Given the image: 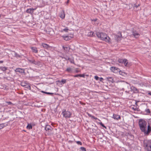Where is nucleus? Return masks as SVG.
I'll use <instances>...</instances> for the list:
<instances>
[{"instance_id":"nucleus-50","label":"nucleus","mask_w":151,"mask_h":151,"mask_svg":"<svg viewBox=\"0 0 151 151\" xmlns=\"http://www.w3.org/2000/svg\"><path fill=\"white\" fill-rule=\"evenodd\" d=\"M148 94L150 95H151V92L148 93Z\"/></svg>"},{"instance_id":"nucleus-40","label":"nucleus","mask_w":151,"mask_h":151,"mask_svg":"<svg viewBox=\"0 0 151 151\" xmlns=\"http://www.w3.org/2000/svg\"><path fill=\"white\" fill-rule=\"evenodd\" d=\"M76 143H77V144L78 145H81L82 144V143L80 141H77L76 142Z\"/></svg>"},{"instance_id":"nucleus-52","label":"nucleus","mask_w":151,"mask_h":151,"mask_svg":"<svg viewBox=\"0 0 151 151\" xmlns=\"http://www.w3.org/2000/svg\"><path fill=\"white\" fill-rule=\"evenodd\" d=\"M3 62V61H0V63H2Z\"/></svg>"},{"instance_id":"nucleus-48","label":"nucleus","mask_w":151,"mask_h":151,"mask_svg":"<svg viewBox=\"0 0 151 151\" xmlns=\"http://www.w3.org/2000/svg\"><path fill=\"white\" fill-rule=\"evenodd\" d=\"M96 20H97V19H93L91 20L92 21H93L94 22L96 21Z\"/></svg>"},{"instance_id":"nucleus-36","label":"nucleus","mask_w":151,"mask_h":151,"mask_svg":"<svg viewBox=\"0 0 151 151\" xmlns=\"http://www.w3.org/2000/svg\"><path fill=\"white\" fill-rule=\"evenodd\" d=\"M80 149L82 151H86V149L84 147H81Z\"/></svg>"},{"instance_id":"nucleus-16","label":"nucleus","mask_w":151,"mask_h":151,"mask_svg":"<svg viewBox=\"0 0 151 151\" xmlns=\"http://www.w3.org/2000/svg\"><path fill=\"white\" fill-rule=\"evenodd\" d=\"M31 49L32 50V52L35 53L38 52V50L37 47H31Z\"/></svg>"},{"instance_id":"nucleus-15","label":"nucleus","mask_w":151,"mask_h":151,"mask_svg":"<svg viewBox=\"0 0 151 151\" xmlns=\"http://www.w3.org/2000/svg\"><path fill=\"white\" fill-rule=\"evenodd\" d=\"M113 118L114 119H116L117 120L120 119V116L119 115L116 114L113 115Z\"/></svg>"},{"instance_id":"nucleus-51","label":"nucleus","mask_w":151,"mask_h":151,"mask_svg":"<svg viewBox=\"0 0 151 151\" xmlns=\"http://www.w3.org/2000/svg\"><path fill=\"white\" fill-rule=\"evenodd\" d=\"M69 0H68L66 2L67 4H68L69 3Z\"/></svg>"},{"instance_id":"nucleus-7","label":"nucleus","mask_w":151,"mask_h":151,"mask_svg":"<svg viewBox=\"0 0 151 151\" xmlns=\"http://www.w3.org/2000/svg\"><path fill=\"white\" fill-rule=\"evenodd\" d=\"M132 35L136 38H137L140 36V35L136 31H133L132 32Z\"/></svg>"},{"instance_id":"nucleus-2","label":"nucleus","mask_w":151,"mask_h":151,"mask_svg":"<svg viewBox=\"0 0 151 151\" xmlns=\"http://www.w3.org/2000/svg\"><path fill=\"white\" fill-rule=\"evenodd\" d=\"M96 34L97 37L101 40L109 43H111L110 38L105 33L98 32L96 33Z\"/></svg>"},{"instance_id":"nucleus-1","label":"nucleus","mask_w":151,"mask_h":151,"mask_svg":"<svg viewBox=\"0 0 151 151\" xmlns=\"http://www.w3.org/2000/svg\"><path fill=\"white\" fill-rule=\"evenodd\" d=\"M138 124L141 132H143L145 135H148L151 131V127L150 125H148L147 130V122L144 120L142 119L139 120Z\"/></svg>"},{"instance_id":"nucleus-20","label":"nucleus","mask_w":151,"mask_h":151,"mask_svg":"<svg viewBox=\"0 0 151 151\" xmlns=\"http://www.w3.org/2000/svg\"><path fill=\"white\" fill-rule=\"evenodd\" d=\"M63 48L66 52H68L69 51L70 48L68 47H65L63 46Z\"/></svg>"},{"instance_id":"nucleus-22","label":"nucleus","mask_w":151,"mask_h":151,"mask_svg":"<svg viewBox=\"0 0 151 151\" xmlns=\"http://www.w3.org/2000/svg\"><path fill=\"white\" fill-rule=\"evenodd\" d=\"M32 10L31 9H28L27 10L26 12L30 14H31L33 13Z\"/></svg>"},{"instance_id":"nucleus-43","label":"nucleus","mask_w":151,"mask_h":151,"mask_svg":"<svg viewBox=\"0 0 151 151\" xmlns=\"http://www.w3.org/2000/svg\"><path fill=\"white\" fill-rule=\"evenodd\" d=\"M45 93L47 94H53V93H50V92H45Z\"/></svg>"},{"instance_id":"nucleus-25","label":"nucleus","mask_w":151,"mask_h":151,"mask_svg":"<svg viewBox=\"0 0 151 151\" xmlns=\"http://www.w3.org/2000/svg\"><path fill=\"white\" fill-rule=\"evenodd\" d=\"M0 69L1 70L3 71H5L7 69V68L6 67H0Z\"/></svg>"},{"instance_id":"nucleus-46","label":"nucleus","mask_w":151,"mask_h":151,"mask_svg":"<svg viewBox=\"0 0 151 151\" xmlns=\"http://www.w3.org/2000/svg\"><path fill=\"white\" fill-rule=\"evenodd\" d=\"M103 80V78H100V81H102Z\"/></svg>"},{"instance_id":"nucleus-42","label":"nucleus","mask_w":151,"mask_h":151,"mask_svg":"<svg viewBox=\"0 0 151 151\" xmlns=\"http://www.w3.org/2000/svg\"><path fill=\"white\" fill-rule=\"evenodd\" d=\"M79 77H85V75L84 74H79Z\"/></svg>"},{"instance_id":"nucleus-28","label":"nucleus","mask_w":151,"mask_h":151,"mask_svg":"<svg viewBox=\"0 0 151 151\" xmlns=\"http://www.w3.org/2000/svg\"><path fill=\"white\" fill-rule=\"evenodd\" d=\"M28 60L29 62L32 63H33L34 64V63L35 62V60L34 59H33L32 60H30L29 59H28Z\"/></svg>"},{"instance_id":"nucleus-31","label":"nucleus","mask_w":151,"mask_h":151,"mask_svg":"<svg viewBox=\"0 0 151 151\" xmlns=\"http://www.w3.org/2000/svg\"><path fill=\"white\" fill-rule=\"evenodd\" d=\"M68 30H69V29L66 28L64 29L63 30L61 31V32H62L63 31H64L66 32H67Z\"/></svg>"},{"instance_id":"nucleus-47","label":"nucleus","mask_w":151,"mask_h":151,"mask_svg":"<svg viewBox=\"0 0 151 151\" xmlns=\"http://www.w3.org/2000/svg\"><path fill=\"white\" fill-rule=\"evenodd\" d=\"M88 115L89 116L91 117L92 118V116H93L89 114H88Z\"/></svg>"},{"instance_id":"nucleus-14","label":"nucleus","mask_w":151,"mask_h":151,"mask_svg":"<svg viewBox=\"0 0 151 151\" xmlns=\"http://www.w3.org/2000/svg\"><path fill=\"white\" fill-rule=\"evenodd\" d=\"M62 37H63V39H64L66 41L70 40L72 37H69V36H62Z\"/></svg>"},{"instance_id":"nucleus-30","label":"nucleus","mask_w":151,"mask_h":151,"mask_svg":"<svg viewBox=\"0 0 151 151\" xmlns=\"http://www.w3.org/2000/svg\"><path fill=\"white\" fill-rule=\"evenodd\" d=\"M6 103L8 104L9 105H13L14 104H12L11 102L10 101H6Z\"/></svg>"},{"instance_id":"nucleus-4","label":"nucleus","mask_w":151,"mask_h":151,"mask_svg":"<svg viewBox=\"0 0 151 151\" xmlns=\"http://www.w3.org/2000/svg\"><path fill=\"white\" fill-rule=\"evenodd\" d=\"M114 35V39L117 41L120 40L122 37L121 33L120 32H119L117 35Z\"/></svg>"},{"instance_id":"nucleus-39","label":"nucleus","mask_w":151,"mask_h":151,"mask_svg":"<svg viewBox=\"0 0 151 151\" xmlns=\"http://www.w3.org/2000/svg\"><path fill=\"white\" fill-rule=\"evenodd\" d=\"M92 118H93L94 119H98L99 121H100V120L98 119L97 118L95 117L94 116H92Z\"/></svg>"},{"instance_id":"nucleus-34","label":"nucleus","mask_w":151,"mask_h":151,"mask_svg":"<svg viewBox=\"0 0 151 151\" xmlns=\"http://www.w3.org/2000/svg\"><path fill=\"white\" fill-rule=\"evenodd\" d=\"M118 72H119V74H120V75H124V74H125V73H124V72H122L121 70H119V71H118Z\"/></svg>"},{"instance_id":"nucleus-53","label":"nucleus","mask_w":151,"mask_h":151,"mask_svg":"<svg viewBox=\"0 0 151 151\" xmlns=\"http://www.w3.org/2000/svg\"><path fill=\"white\" fill-rule=\"evenodd\" d=\"M42 93H45V92L44 91H42Z\"/></svg>"},{"instance_id":"nucleus-17","label":"nucleus","mask_w":151,"mask_h":151,"mask_svg":"<svg viewBox=\"0 0 151 151\" xmlns=\"http://www.w3.org/2000/svg\"><path fill=\"white\" fill-rule=\"evenodd\" d=\"M94 33L93 32H90L88 33L87 35L88 37H93L94 35Z\"/></svg>"},{"instance_id":"nucleus-23","label":"nucleus","mask_w":151,"mask_h":151,"mask_svg":"<svg viewBox=\"0 0 151 151\" xmlns=\"http://www.w3.org/2000/svg\"><path fill=\"white\" fill-rule=\"evenodd\" d=\"M61 13L62 14L60 17L62 19H64L65 17V14L64 11H63L62 12H61Z\"/></svg>"},{"instance_id":"nucleus-12","label":"nucleus","mask_w":151,"mask_h":151,"mask_svg":"<svg viewBox=\"0 0 151 151\" xmlns=\"http://www.w3.org/2000/svg\"><path fill=\"white\" fill-rule=\"evenodd\" d=\"M15 71L16 72H18L19 73H22L24 72V70L23 69L20 68H17L15 70Z\"/></svg>"},{"instance_id":"nucleus-33","label":"nucleus","mask_w":151,"mask_h":151,"mask_svg":"<svg viewBox=\"0 0 151 151\" xmlns=\"http://www.w3.org/2000/svg\"><path fill=\"white\" fill-rule=\"evenodd\" d=\"M15 57L17 58H20L21 57V56L20 55L18 54H17L16 53H15Z\"/></svg>"},{"instance_id":"nucleus-45","label":"nucleus","mask_w":151,"mask_h":151,"mask_svg":"<svg viewBox=\"0 0 151 151\" xmlns=\"http://www.w3.org/2000/svg\"><path fill=\"white\" fill-rule=\"evenodd\" d=\"M79 76V74H78V75H76L74 76L75 77H78Z\"/></svg>"},{"instance_id":"nucleus-38","label":"nucleus","mask_w":151,"mask_h":151,"mask_svg":"<svg viewBox=\"0 0 151 151\" xmlns=\"http://www.w3.org/2000/svg\"><path fill=\"white\" fill-rule=\"evenodd\" d=\"M66 70L69 72L71 71V68H68Z\"/></svg>"},{"instance_id":"nucleus-29","label":"nucleus","mask_w":151,"mask_h":151,"mask_svg":"<svg viewBox=\"0 0 151 151\" xmlns=\"http://www.w3.org/2000/svg\"><path fill=\"white\" fill-rule=\"evenodd\" d=\"M27 129H30L32 128V127L31 124H28L27 127Z\"/></svg>"},{"instance_id":"nucleus-19","label":"nucleus","mask_w":151,"mask_h":151,"mask_svg":"<svg viewBox=\"0 0 151 151\" xmlns=\"http://www.w3.org/2000/svg\"><path fill=\"white\" fill-rule=\"evenodd\" d=\"M34 64L40 67L42 66L41 62L40 61L36 62L35 61Z\"/></svg>"},{"instance_id":"nucleus-27","label":"nucleus","mask_w":151,"mask_h":151,"mask_svg":"<svg viewBox=\"0 0 151 151\" xmlns=\"http://www.w3.org/2000/svg\"><path fill=\"white\" fill-rule=\"evenodd\" d=\"M46 31L47 33L50 34L51 32H52V29L51 28H50L49 29H47Z\"/></svg>"},{"instance_id":"nucleus-54","label":"nucleus","mask_w":151,"mask_h":151,"mask_svg":"<svg viewBox=\"0 0 151 151\" xmlns=\"http://www.w3.org/2000/svg\"><path fill=\"white\" fill-rule=\"evenodd\" d=\"M1 17V15L0 14V17Z\"/></svg>"},{"instance_id":"nucleus-18","label":"nucleus","mask_w":151,"mask_h":151,"mask_svg":"<svg viewBox=\"0 0 151 151\" xmlns=\"http://www.w3.org/2000/svg\"><path fill=\"white\" fill-rule=\"evenodd\" d=\"M66 81V80L65 79H62L61 81H58L57 82L58 83H60L61 85H62L65 83Z\"/></svg>"},{"instance_id":"nucleus-37","label":"nucleus","mask_w":151,"mask_h":151,"mask_svg":"<svg viewBox=\"0 0 151 151\" xmlns=\"http://www.w3.org/2000/svg\"><path fill=\"white\" fill-rule=\"evenodd\" d=\"M145 111L147 113H150V111L149 109H146L145 110Z\"/></svg>"},{"instance_id":"nucleus-44","label":"nucleus","mask_w":151,"mask_h":151,"mask_svg":"<svg viewBox=\"0 0 151 151\" xmlns=\"http://www.w3.org/2000/svg\"><path fill=\"white\" fill-rule=\"evenodd\" d=\"M139 6V5L138 4V5H135V6H134V7H135L136 8H137V7H138Z\"/></svg>"},{"instance_id":"nucleus-41","label":"nucleus","mask_w":151,"mask_h":151,"mask_svg":"<svg viewBox=\"0 0 151 151\" xmlns=\"http://www.w3.org/2000/svg\"><path fill=\"white\" fill-rule=\"evenodd\" d=\"M95 79H96V80H98V79L99 78L97 76H96L94 77Z\"/></svg>"},{"instance_id":"nucleus-26","label":"nucleus","mask_w":151,"mask_h":151,"mask_svg":"<svg viewBox=\"0 0 151 151\" xmlns=\"http://www.w3.org/2000/svg\"><path fill=\"white\" fill-rule=\"evenodd\" d=\"M124 64L125 66L127 67H129L131 65V63H128L127 61L125 64Z\"/></svg>"},{"instance_id":"nucleus-21","label":"nucleus","mask_w":151,"mask_h":151,"mask_svg":"<svg viewBox=\"0 0 151 151\" xmlns=\"http://www.w3.org/2000/svg\"><path fill=\"white\" fill-rule=\"evenodd\" d=\"M106 78L107 80H108L112 83L113 82V79L111 77H107Z\"/></svg>"},{"instance_id":"nucleus-32","label":"nucleus","mask_w":151,"mask_h":151,"mask_svg":"<svg viewBox=\"0 0 151 151\" xmlns=\"http://www.w3.org/2000/svg\"><path fill=\"white\" fill-rule=\"evenodd\" d=\"M5 126L4 125V124H0V129H2Z\"/></svg>"},{"instance_id":"nucleus-8","label":"nucleus","mask_w":151,"mask_h":151,"mask_svg":"<svg viewBox=\"0 0 151 151\" xmlns=\"http://www.w3.org/2000/svg\"><path fill=\"white\" fill-rule=\"evenodd\" d=\"M21 85L26 88H30V86L25 82H22L21 83Z\"/></svg>"},{"instance_id":"nucleus-13","label":"nucleus","mask_w":151,"mask_h":151,"mask_svg":"<svg viewBox=\"0 0 151 151\" xmlns=\"http://www.w3.org/2000/svg\"><path fill=\"white\" fill-rule=\"evenodd\" d=\"M41 45L43 46V47L46 49H47L48 48H50V46L48 45L47 44L45 43H42V44Z\"/></svg>"},{"instance_id":"nucleus-49","label":"nucleus","mask_w":151,"mask_h":151,"mask_svg":"<svg viewBox=\"0 0 151 151\" xmlns=\"http://www.w3.org/2000/svg\"><path fill=\"white\" fill-rule=\"evenodd\" d=\"M31 9L32 10V13H33L34 11L36 9Z\"/></svg>"},{"instance_id":"nucleus-11","label":"nucleus","mask_w":151,"mask_h":151,"mask_svg":"<svg viewBox=\"0 0 151 151\" xmlns=\"http://www.w3.org/2000/svg\"><path fill=\"white\" fill-rule=\"evenodd\" d=\"M64 58L66 60H69V61H70V62L71 63H74V60L73 58H69V57H68V56H66Z\"/></svg>"},{"instance_id":"nucleus-3","label":"nucleus","mask_w":151,"mask_h":151,"mask_svg":"<svg viewBox=\"0 0 151 151\" xmlns=\"http://www.w3.org/2000/svg\"><path fill=\"white\" fill-rule=\"evenodd\" d=\"M62 113L63 116L66 118H70L72 115L70 111H66V110L63 111Z\"/></svg>"},{"instance_id":"nucleus-5","label":"nucleus","mask_w":151,"mask_h":151,"mask_svg":"<svg viewBox=\"0 0 151 151\" xmlns=\"http://www.w3.org/2000/svg\"><path fill=\"white\" fill-rule=\"evenodd\" d=\"M49 55L48 53L43 50H40L39 56L41 57H43L45 56H48Z\"/></svg>"},{"instance_id":"nucleus-35","label":"nucleus","mask_w":151,"mask_h":151,"mask_svg":"<svg viewBox=\"0 0 151 151\" xmlns=\"http://www.w3.org/2000/svg\"><path fill=\"white\" fill-rule=\"evenodd\" d=\"M99 123L103 127L105 128V129H106V127L104 125V124L101 122H99Z\"/></svg>"},{"instance_id":"nucleus-24","label":"nucleus","mask_w":151,"mask_h":151,"mask_svg":"<svg viewBox=\"0 0 151 151\" xmlns=\"http://www.w3.org/2000/svg\"><path fill=\"white\" fill-rule=\"evenodd\" d=\"M146 147L147 148V151H151V145H147Z\"/></svg>"},{"instance_id":"nucleus-10","label":"nucleus","mask_w":151,"mask_h":151,"mask_svg":"<svg viewBox=\"0 0 151 151\" xmlns=\"http://www.w3.org/2000/svg\"><path fill=\"white\" fill-rule=\"evenodd\" d=\"M127 60L126 59H119L118 61L119 63L125 64L127 61Z\"/></svg>"},{"instance_id":"nucleus-6","label":"nucleus","mask_w":151,"mask_h":151,"mask_svg":"<svg viewBox=\"0 0 151 151\" xmlns=\"http://www.w3.org/2000/svg\"><path fill=\"white\" fill-rule=\"evenodd\" d=\"M110 70L112 71L114 73H116L118 72L119 70V69L118 68L115 67H112L110 68Z\"/></svg>"},{"instance_id":"nucleus-9","label":"nucleus","mask_w":151,"mask_h":151,"mask_svg":"<svg viewBox=\"0 0 151 151\" xmlns=\"http://www.w3.org/2000/svg\"><path fill=\"white\" fill-rule=\"evenodd\" d=\"M52 128L51 127L48 125H46L45 128V129L47 131H48V132L50 133L51 132V129Z\"/></svg>"}]
</instances>
